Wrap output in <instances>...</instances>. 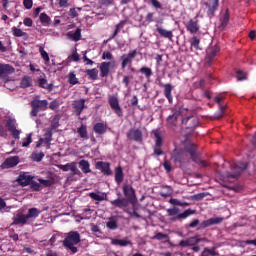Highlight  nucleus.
<instances>
[{
	"instance_id": "4d7b16f0",
	"label": "nucleus",
	"mask_w": 256,
	"mask_h": 256,
	"mask_svg": "<svg viewBox=\"0 0 256 256\" xmlns=\"http://www.w3.org/2000/svg\"><path fill=\"white\" fill-rule=\"evenodd\" d=\"M40 185H43V187H51L53 185V182L51 180H45L43 178L38 179Z\"/></svg>"
},
{
	"instance_id": "9b49d317",
	"label": "nucleus",
	"mask_w": 256,
	"mask_h": 256,
	"mask_svg": "<svg viewBox=\"0 0 256 256\" xmlns=\"http://www.w3.org/2000/svg\"><path fill=\"white\" fill-rule=\"evenodd\" d=\"M58 168L65 172L71 171V175H81V171L77 168L76 162H70L65 165L59 164Z\"/></svg>"
},
{
	"instance_id": "774afa93",
	"label": "nucleus",
	"mask_w": 256,
	"mask_h": 256,
	"mask_svg": "<svg viewBox=\"0 0 256 256\" xmlns=\"http://www.w3.org/2000/svg\"><path fill=\"white\" fill-rule=\"evenodd\" d=\"M163 150H161V146H154V155H157V157L163 155Z\"/></svg>"
},
{
	"instance_id": "7c9ffc66",
	"label": "nucleus",
	"mask_w": 256,
	"mask_h": 256,
	"mask_svg": "<svg viewBox=\"0 0 256 256\" xmlns=\"http://www.w3.org/2000/svg\"><path fill=\"white\" fill-rule=\"evenodd\" d=\"M20 87L22 89H27V87H33V79L31 76H24L20 82Z\"/></svg>"
},
{
	"instance_id": "6e6d98bb",
	"label": "nucleus",
	"mask_w": 256,
	"mask_h": 256,
	"mask_svg": "<svg viewBox=\"0 0 256 256\" xmlns=\"http://www.w3.org/2000/svg\"><path fill=\"white\" fill-rule=\"evenodd\" d=\"M167 213L170 217H175V215H179V208L174 207V208H169L167 210Z\"/></svg>"
},
{
	"instance_id": "603ef678",
	"label": "nucleus",
	"mask_w": 256,
	"mask_h": 256,
	"mask_svg": "<svg viewBox=\"0 0 256 256\" xmlns=\"http://www.w3.org/2000/svg\"><path fill=\"white\" fill-rule=\"evenodd\" d=\"M186 240L188 241L189 247H193V246L197 245V243H201V239L197 238V237H190Z\"/></svg>"
},
{
	"instance_id": "a19ab883",
	"label": "nucleus",
	"mask_w": 256,
	"mask_h": 256,
	"mask_svg": "<svg viewBox=\"0 0 256 256\" xmlns=\"http://www.w3.org/2000/svg\"><path fill=\"white\" fill-rule=\"evenodd\" d=\"M195 210H185L183 213H180L176 216V219H187V217H189L190 215H194Z\"/></svg>"
},
{
	"instance_id": "5701e85b",
	"label": "nucleus",
	"mask_w": 256,
	"mask_h": 256,
	"mask_svg": "<svg viewBox=\"0 0 256 256\" xmlns=\"http://www.w3.org/2000/svg\"><path fill=\"white\" fill-rule=\"evenodd\" d=\"M93 131L96 133V135H105V133H107V124L98 122L94 124Z\"/></svg>"
},
{
	"instance_id": "864d4df0",
	"label": "nucleus",
	"mask_w": 256,
	"mask_h": 256,
	"mask_svg": "<svg viewBox=\"0 0 256 256\" xmlns=\"http://www.w3.org/2000/svg\"><path fill=\"white\" fill-rule=\"evenodd\" d=\"M39 53L44 61L49 62V54L47 53V51H45V48H43V46L39 47Z\"/></svg>"
},
{
	"instance_id": "4be33fe9",
	"label": "nucleus",
	"mask_w": 256,
	"mask_h": 256,
	"mask_svg": "<svg viewBox=\"0 0 256 256\" xmlns=\"http://www.w3.org/2000/svg\"><path fill=\"white\" fill-rule=\"evenodd\" d=\"M15 73V68L9 64H0V77Z\"/></svg>"
},
{
	"instance_id": "5fc2aeb1",
	"label": "nucleus",
	"mask_w": 256,
	"mask_h": 256,
	"mask_svg": "<svg viewBox=\"0 0 256 256\" xmlns=\"http://www.w3.org/2000/svg\"><path fill=\"white\" fill-rule=\"evenodd\" d=\"M102 59L104 61H113V54L110 51H104L102 53Z\"/></svg>"
},
{
	"instance_id": "423d86ee",
	"label": "nucleus",
	"mask_w": 256,
	"mask_h": 256,
	"mask_svg": "<svg viewBox=\"0 0 256 256\" xmlns=\"http://www.w3.org/2000/svg\"><path fill=\"white\" fill-rule=\"evenodd\" d=\"M232 168L236 170L234 173H228V179H238L241 176V172L247 169V165L243 162H236L232 165Z\"/></svg>"
},
{
	"instance_id": "bb28decb",
	"label": "nucleus",
	"mask_w": 256,
	"mask_h": 256,
	"mask_svg": "<svg viewBox=\"0 0 256 256\" xmlns=\"http://www.w3.org/2000/svg\"><path fill=\"white\" fill-rule=\"evenodd\" d=\"M173 85L171 84H164V96L168 99L169 103H173Z\"/></svg>"
},
{
	"instance_id": "b1692460",
	"label": "nucleus",
	"mask_w": 256,
	"mask_h": 256,
	"mask_svg": "<svg viewBox=\"0 0 256 256\" xmlns=\"http://www.w3.org/2000/svg\"><path fill=\"white\" fill-rule=\"evenodd\" d=\"M157 33H159L160 37H164V39H169V41H173V31L166 30L163 27L156 28Z\"/></svg>"
},
{
	"instance_id": "6e6552de",
	"label": "nucleus",
	"mask_w": 256,
	"mask_h": 256,
	"mask_svg": "<svg viewBox=\"0 0 256 256\" xmlns=\"http://www.w3.org/2000/svg\"><path fill=\"white\" fill-rule=\"evenodd\" d=\"M173 114L169 115L166 119L167 127L173 128L177 127V120L181 117V113H183V108H179L178 110L173 109Z\"/></svg>"
},
{
	"instance_id": "c756f323",
	"label": "nucleus",
	"mask_w": 256,
	"mask_h": 256,
	"mask_svg": "<svg viewBox=\"0 0 256 256\" xmlns=\"http://www.w3.org/2000/svg\"><path fill=\"white\" fill-rule=\"evenodd\" d=\"M125 177V174L123 173V167L118 166L115 169V181L118 185H121L123 183V179Z\"/></svg>"
},
{
	"instance_id": "e2e57ef3",
	"label": "nucleus",
	"mask_w": 256,
	"mask_h": 256,
	"mask_svg": "<svg viewBox=\"0 0 256 256\" xmlns=\"http://www.w3.org/2000/svg\"><path fill=\"white\" fill-rule=\"evenodd\" d=\"M164 169L167 171V173H171V171H173V167L171 166V162H169V160L164 161Z\"/></svg>"
},
{
	"instance_id": "473e14b6",
	"label": "nucleus",
	"mask_w": 256,
	"mask_h": 256,
	"mask_svg": "<svg viewBox=\"0 0 256 256\" xmlns=\"http://www.w3.org/2000/svg\"><path fill=\"white\" fill-rule=\"evenodd\" d=\"M86 75L88 76V79H91L92 81H97L99 77V70H97V68L87 69Z\"/></svg>"
},
{
	"instance_id": "20e7f679",
	"label": "nucleus",
	"mask_w": 256,
	"mask_h": 256,
	"mask_svg": "<svg viewBox=\"0 0 256 256\" xmlns=\"http://www.w3.org/2000/svg\"><path fill=\"white\" fill-rule=\"evenodd\" d=\"M135 57H137V50L130 51L127 54H123L120 57L121 69H126V67H130L131 65H133V59H135Z\"/></svg>"
},
{
	"instance_id": "09e8293b",
	"label": "nucleus",
	"mask_w": 256,
	"mask_h": 256,
	"mask_svg": "<svg viewBox=\"0 0 256 256\" xmlns=\"http://www.w3.org/2000/svg\"><path fill=\"white\" fill-rule=\"evenodd\" d=\"M140 72L142 73V75H145V77H147L148 79L153 75V70H151V68L149 67H142L140 69Z\"/></svg>"
},
{
	"instance_id": "dca6fc26",
	"label": "nucleus",
	"mask_w": 256,
	"mask_h": 256,
	"mask_svg": "<svg viewBox=\"0 0 256 256\" xmlns=\"http://www.w3.org/2000/svg\"><path fill=\"white\" fill-rule=\"evenodd\" d=\"M123 193L127 201H130L132 204L135 203L137 197L135 196V189H133V186L125 185L123 187Z\"/></svg>"
},
{
	"instance_id": "ea45409f",
	"label": "nucleus",
	"mask_w": 256,
	"mask_h": 256,
	"mask_svg": "<svg viewBox=\"0 0 256 256\" xmlns=\"http://www.w3.org/2000/svg\"><path fill=\"white\" fill-rule=\"evenodd\" d=\"M154 137L156 138L155 146L163 147V137H161V133L159 132V130L154 131Z\"/></svg>"
},
{
	"instance_id": "052dcab7",
	"label": "nucleus",
	"mask_w": 256,
	"mask_h": 256,
	"mask_svg": "<svg viewBox=\"0 0 256 256\" xmlns=\"http://www.w3.org/2000/svg\"><path fill=\"white\" fill-rule=\"evenodd\" d=\"M106 227H108V229H112V230L117 229V221H115V220L108 221L106 224Z\"/></svg>"
},
{
	"instance_id": "8fccbe9b",
	"label": "nucleus",
	"mask_w": 256,
	"mask_h": 256,
	"mask_svg": "<svg viewBox=\"0 0 256 256\" xmlns=\"http://www.w3.org/2000/svg\"><path fill=\"white\" fill-rule=\"evenodd\" d=\"M29 185H30V189H32V191H41L43 189V187L40 185V183L35 182L33 180H31Z\"/></svg>"
},
{
	"instance_id": "c85d7f7f",
	"label": "nucleus",
	"mask_w": 256,
	"mask_h": 256,
	"mask_svg": "<svg viewBox=\"0 0 256 256\" xmlns=\"http://www.w3.org/2000/svg\"><path fill=\"white\" fill-rule=\"evenodd\" d=\"M79 168L81 169L82 173L87 175V173H91V164L87 160H80L78 162Z\"/></svg>"
},
{
	"instance_id": "4c0bfd02",
	"label": "nucleus",
	"mask_w": 256,
	"mask_h": 256,
	"mask_svg": "<svg viewBox=\"0 0 256 256\" xmlns=\"http://www.w3.org/2000/svg\"><path fill=\"white\" fill-rule=\"evenodd\" d=\"M125 25H127V21H125V20L120 21V23H118L116 25V29H115L114 33L110 36V39H115V37H117V35H119V31H121V29H123V27H125Z\"/></svg>"
},
{
	"instance_id": "338daca9",
	"label": "nucleus",
	"mask_w": 256,
	"mask_h": 256,
	"mask_svg": "<svg viewBox=\"0 0 256 256\" xmlns=\"http://www.w3.org/2000/svg\"><path fill=\"white\" fill-rule=\"evenodd\" d=\"M23 24L25 27H33V19L27 17L24 19Z\"/></svg>"
},
{
	"instance_id": "1a4fd4ad",
	"label": "nucleus",
	"mask_w": 256,
	"mask_h": 256,
	"mask_svg": "<svg viewBox=\"0 0 256 256\" xmlns=\"http://www.w3.org/2000/svg\"><path fill=\"white\" fill-rule=\"evenodd\" d=\"M6 128L14 139H20L21 132L17 129V121L15 119H8L6 121Z\"/></svg>"
},
{
	"instance_id": "49530a36",
	"label": "nucleus",
	"mask_w": 256,
	"mask_h": 256,
	"mask_svg": "<svg viewBox=\"0 0 256 256\" xmlns=\"http://www.w3.org/2000/svg\"><path fill=\"white\" fill-rule=\"evenodd\" d=\"M153 239H156L157 241H168L169 235L163 234L161 232L156 233V235L153 237Z\"/></svg>"
},
{
	"instance_id": "aec40b11",
	"label": "nucleus",
	"mask_w": 256,
	"mask_h": 256,
	"mask_svg": "<svg viewBox=\"0 0 256 256\" xmlns=\"http://www.w3.org/2000/svg\"><path fill=\"white\" fill-rule=\"evenodd\" d=\"M219 223H223V218L221 217H214L208 220L203 221L200 224L201 229H207V227H211V225H219Z\"/></svg>"
},
{
	"instance_id": "680f3d73",
	"label": "nucleus",
	"mask_w": 256,
	"mask_h": 256,
	"mask_svg": "<svg viewBox=\"0 0 256 256\" xmlns=\"http://www.w3.org/2000/svg\"><path fill=\"white\" fill-rule=\"evenodd\" d=\"M49 109H51V111L59 109V102H57V100L50 102Z\"/></svg>"
},
{
	"instance_id": "6ab92c4d",
	"label": "nucleus",
	"mask_w": 256,
	"mask_h": 256,
	"mask_svg": "<svg viewBox=\"0 0 256 256\" xmlns=\"http://www.w3.org/2000/svg\"><path fill=\"white\" fill-rule=\"evenodd\" d=\"M220 51H221V48L219 46H214L210 49V51L207 54V62H206V65H208V67H211V65H213V59L217 57V54Z\"/></svg>"
},
{
	"instance_id": "2eb2a0df",
	"label": "nucleus",
	"mask_w": 256,
	"mask_h": 256,
	"mask_svg": "<svg viewBox=\"0 0 256 256\" xmlns=\"http://www.w3.org/2000/svg\"><path fill=\"white\" fill-rule=\"evenodd\" d=\"M207 7V15L210 19L215 17V12L219 9V0H209V2L205 3Z\"/></svg>"
},
{
	"instance_id": "f3484780",
	"label": "nucleus",
	"mask_w": 256,
	"mask_h": 256,
	"mask_svg": "<svg viewBox=\"0 0 256 256\" xmlns=\"http://www.w3.org/2000/svg\"><path fill=\"white\" fill-rule=\"evenodd\" d=\"M95 167L98 171H101V173L107 177H109V175L112 173L111 164H109V162L98 161L96 162Z\"/></svg>"
},
{
	"instance_id": "de8ad7c7",
	"label": "nucleus",
	"mask_w": 256,
	"mask_h": 256,
	"mask_svg": "<svg viewBox=\"0 0 256 256\" xmlns=\"http://www.w3.org/2000/svg\"><path fill=\"white\" fill-rule=\"evenodd\" d=\"M33 143L32 134H28L26 138L23 139L22 147H29Z\"/></svg>"
},
{
	"instance_id": "58836bf2",
	"label": "nucleus",
	"mask_w": 256,
	"mask_h": 256,
	"mask_svg": "<svg viewBox=\"0 0 256 256\" xmlns=\"http://www.w3.org/2000/svg\"><path fill=\"white\" fill-rule=\"evenodd\" d=\"M43 157H45L43 152H33L31 155L32 161H36V163L43 161Z\"/></svg>"
},
{
	"instance_id": "412c9836",
	"label": "nucleus",
	"mask_w": 256,
	"mask_h": 256,
	"mask_svg": "<svg viewBox=\"0 0 256 256\" xmlns=\"http://www.w3.org/2000/svg\"><path fill=\"white\" fill-rule=\"evenodd\" d=\"M32 179H33V176L23 173L18 176L17 183L22 187H27V185H30Z\"/></svg>"
},
{
	"instance_id": "69168bd1",
	"label": "nucleus",
	"mask_w": 256,
	"mask_h": 256,
	"mask_svg": "<svg viewBox=\"0 0 256 256\" xmlns=\"http://www.w3.org/2000/svg\"><path fill=\"white\" fill-rule=\"evenodd\" d=\"M25 9H31L33 7V0H23Z\"/></svg>"
},
{
	"instance_id": "72a5a7b5",
	"label": "nucleus",
	"mask_w": 256,
	"mask_h": 256,
	"mask_svg": "<svg viewBox=\"0 0 256 256\" xmlns=\"http://www.w3.org/2000/svg\"><path fill=\"white\" fill-rule=\"evenodd\" d=\"M39 21L45 27H49L51 25V17H49V15H47L45 12L40 14Z\"/></svg>"
},
{
	"instance_id": "0eeeda50",
	"label": "nucleus",
	"mask_w": 256,
	"mask_h": 256,
	"mask_svg": "<svg viewBox=\"0 0 256 256\" xmlns=\"http://www.w3.org/2000/svg\"><path fill=\"white\" fill-rule=\"evenodd\" d=\"M108 103L118 117H123V108H121V105H119V98H117V96H109Z\"/></svg>"
},
{
	"instance_id": "4468645a",
	"label": "nucleus",
	"mask_w": 256,
	"mask_h": 256,
	"mask_svg": "<svg viewBox=\"0 0 256 256\" xmlns=\"http://www.w3.org/2000/svg\"><path fill=\"white\" fill-rule=\"evenodd\" d=\"M72 107H73L76 117H80L81 113H83L84 109L87 108V106H85V99L80 98L78 100H75L72 104Z\"/></svg>"
},
{
	"instance_id": "a211bd4d",
	"label": "nucleus",
	"mask_w": 256,
	"mask_h": 256,
	"mask_svg": "<svg viewBox=\"0 0 256 256\" xmlns=\"http://www.w3.org/2000/svg\"><path fill=\"white\" fill-rule=\"evenodd\" d=\"M19 165V156H11L2 163V169H11Z\"/></svg>"
},
{
	"instance_id": "f8f14e48",
	"label": "nucleus",
	"mask_w": 256,
	"mask_h": 256,
	"mask_svg": "<svg viewBox=\"0 0 256 256\" xmlns=\"http://www.w3.org/2000/svg\"><path fill=\"white\" fill-rule=\"evenodd\" d=\"M127 137L130 141H136V143H141L143 141V132L139 128L130 129L127 133Z\"/></svg>"
},
{
	"instance_id": "79ce46f5",
	"label": "nucleus",
	"mask_w": 256,
	"mask_h": 256,
	"mask_svg": "<svg viewBox=\"0 0 256 256\" xmlns=\"http://www.w3.org/2000/svg\"><path fill=\"white\" fill-rule=\"evenodd\" d=\"M200 43H201V40H200L197 36H193V37L191 38V40H190V45H191V47H194V49H196V50L201 49V48L199 47Z\"/></svg>"
},
{
	"instance_id": "f257e3e1",
	"label": "nucleus",
	"mask_w": 256,
	"mask_h": 256,
	"mask_svg": "<svg viewBox=\"0 0 256 256\" xmlns=\"http://www.w3.org/2000/svg\"><path fill=\"white\" fill-rule=\"evenodd\" d=\"M187 153H189L192 161L197 163V145L193 143H188L185 145L184 150L175 149L172 154V159L175 163H189V157H187Z\"/></svg>"
},
{
	"instance_id": "c03bdc74",
	"label": "nucleus",
	"mask_w": 256,
	"mask_h": 256,
	"mask_svg": "<svg viewBox=\"0 0 256 256\" xmlns=\"http://www.w3.org/2000/svg\"><path fill=\"white\" fill-rule=\"evenodd\" d=\"M12 35H14V37H27V34L23 32V30L16 27L12 28Z\"/></svg>"
},
{
	"instance_id": "f03ea898",
	"label": "nucleus",
	"mask_w": 256,
	"mask_h": 256,
	"mask_svg": "<svg viewBox=\"0 0 256 256\" xmlns=\"http://www.w3.org/2000/svg\"><path fill=\"white\" fill-rule=\"evenodd\" d=\"M81 243V234L77 231H70L66 234L64 240L62 241V245L64 249L71 252V255H75L79 249L76 245Z\"/></svg>"
},
{
	"instance_id": "2f4dec72",
	"label": "nucleus",
	"mask_w": 256,
	"mask_h": 256,
	"mask_svg": "<svg viewBox=\"0 0 256 256\" xmlns=\"http://www.w3.org/2000/svg\"><path fill=\"white\" fill-rule=\"evenodd\" d=\"M67 37L72 39V41H81V28H77L75 32H68Z\"/></svg>"
},
{
	"instance_id": "7ed1b4c3",
	"label": "nucleus",
	"mask_w": 256,
	"mask_h": 256,
	"mask_svg": "<svg viewBox=\"0 0 256 256\" xmlns=\"http://www.w3.org/2000/svg\"><path fill=\"white\" fill-rule=\"evenodd\" d=\"M32 109L30 112L31 117H37L40 111H47L49 107V101L39 100V96H36L30 103Z\"/></svg>"
},
{
	"instance_id": "bf43d9fd",
	"label": "nucleus",
	"mask_w": 256,
	"mask_h": 256,
	"mask_svg": "<svg viewBox=\"0 0 256 256\" xmlns=\"http://www.w3.org/2000/svg\"><path fill=\"white\" fill-rule=\"evenodd\" d=\"M150 3L155 9H163V5L161 2H159V0H150Z\"/></svg>"
},
{
	"instance_id": "f704fd0d",
	"label": "nucleus",
	"mask_w": 256,
	"mask_h": 256,
	"mask_svg": "<svg viewBox=\"0 0 256 256\" xmlns=\"http://www.w3.org/2000/svg\"><path fill=\"white\" fill-rule=\"evenodd\" d=\"M41 214V211L37 208H30L28 209V213L26 214L27 219H37L39 215Z\"/></svg>"
},
{
	"instance_id": "0e129e2a",
	"label": "nucleus",
	"mask_w": 256,
	"mask_h": 256,
	"mask_svg": "<svg viewBox=\"0 0 256 256\" xmlns=\"http://www.w3.org/2000/svg\"><path fill=\"white\" fill-rule=\"evenodd\" d=\"M52 129H57L59 127V117L55 116L51 122Z\"/></svg>"
},
{
	"instance_id": "a878e982",
	"label": "nucleus",
	"mask_w": 256,
	"mask_h": 256,
	"mask_svg": "<svg viewBox=\"0 0 256 256\" xmlns=\"http://www.w3.org/2000/svg\"><path fill=\"white\" fill-rule=\"evenodd\" d=\"M37 84L41 89H46V91H48L49 93L53 91V84H48L47 79L45 78H39L37 80Z\"/></svg>"
},
{
	"instance_id": "39448f33",
	"label": "nucleus",
	"mask_w": 256,
	"mask_h": 256,
	"mask_svg": "<svg viewBox=\"0 0 256 256\" xmlns=\"http://www.w3.org/2000/svg\"><path fill=\"white\" fill-rule=\"evenodd\" d=\"M182 125L185 126V129L195 131V129L199 127V118L195 116H187L186 118L182 119Z\"/></svg>"
},
{
	"instance_id": "9d476101",
	"label": "nucleus",
	"mask_w": 256,
	"mask_h": 256,
	"mask_svg": "<svg viewBox=\"0 0 256 256\" xmlns=\"http://www.w3.org/2000/svg\"><path fill=\"white\" fill-rule=\"evenodd\" d=\"M115 68V60L100 63V77H109L110 69Z\"/></svg>"
},
{
	"instance_id": "ddd939ff",
	"label": "nucleus",
	"mask_w": 256,
	"mask_h": 256,
	"mask_svg": "<svg viewBox=\"0 0 256 256\" xmlns=\"http://www.w3.org/2000/svg\"><path fill=\"white\" fill-rule=\"evenodd\" d=\"M186 29L192 35L199 33L201 26L199 25V20L197 18L190 19L186 24Z\"/></svg>"
},
{
	"instance_id": "a18cd8bd",
	"label": "nucleus",
	"mask_w": 256,
	"mask_h": 256,
	"mask_svg": "<svg viewBox=\"0 0 256 256\" xmlns=\"http://www.w3.org/2000/svg\"><path fill=\"white\" fill-rule=\"evenodd\" d=\"M68 81L70 85H77L79 83V79H77V76L75 75V72H70L68 75Z\"/></svg>"
},
{
	"instance_id": "c9c22d12",
	"label": "nucleus",
	"mask_w": 256,
	"mask_h": 256,
	"mask_svg": "<svg viewBox=\"0 0 256 256\" xmlns=\"http://www.w3.org/2000/svg\"><path fill=\"white\" fill-rule=\"evenodd\" d=\"M77 133L81 139H89V135L87 134V125L81 124V126L77 129Z\"/></svg>"
},
{
	"instance_id": "3c124183",
	"label": "nucleus",
	"mask_w": 256,
	"mask_h": 256,
	"mask_svg": "<svg viewBox=\"0 0 256 256\" xmlns=\"http://www.w3.org/2000/svg\"><path fill=\"white\" fill-rule=\"evenodd\" d=\"M89 197H90L91 199H93L94 201H105V196L99 195V194H97V193H95V192H91V193L89 194Z\"/></svg>"
},
{
	"instance_id": "e433bc0d",
	"label": "nucleus",
	"mask_w": 256,
	"mask_h": 256,
	"mask_svg": "<svg viewBox=\"0 0 256 256\" xmlns=\"http://www.w3.org/2000/svg\"><path fill=\"white\" fill-rule=\"evenodd\" d=\"M111 245H117L120 247H127V245H131V241L125 239H112Z\"/></svg>"
},
{
	"instance_id": "37998d69",
	"label": "nucleus",
	"mask_w": 256,
	"mask_h": 256,
	"mask_svg": "<svg viewBox=\"0 0 256 256\" xmlns=\"http://www.w3.org/2000/svg\"><path fill=\"white\" fill-rule=\"evenodd\" d=\"M229 10H226L223 17L221 18V27H227L229 25Z\"/></svg>"
},
{
	"instance_id": "393cba45",
	"label": "nucleus",
	"mask_w": 256,
	"mask_h": 256,
	"mask_svg": "<svg viewBox=\"0 0 256 256\" xmlns=\"http://www.w3.org/2000/svg\"><path fill=\"white\" fill-rule=\"evenodd\" d=\"M27 221H29V219L27 218V215L16 214V216L13 218L12 225H27Z\"/></svg>"
},
{
	"instance_id": "13d9d810",
	"label": "nucleus",
	"mask_w": 256,
	"mask_h": 256,
	"mask_svg": "<svg viewBox=\"0 0 256 256\" xmlns=\"http://www.w3.org/2000/svg\"><path fill=\"white\" fill-rule=\"evenodd\" d=\"M236 73L238 81H245L247 79V74H245V72L242 70H238Z\"/></svg>"
},
{
	"instance_id": "cd10ccee",
	"label": "nucleus",
	"mask_w": 256,
	"mask_h": 256,
	"mask_svg": "<svg viewBox=\"0 0 256 256\" xmlns=\"http://www.w3.org/2000/svg\"><path fill=\"white\" fill-rule=\"evenodd\" d=\"M110 203L114 207H119V209H123V207H127V205H129V200L125 198H118L116 200L110 201Z\"/></svg>"
}]
</instances>
